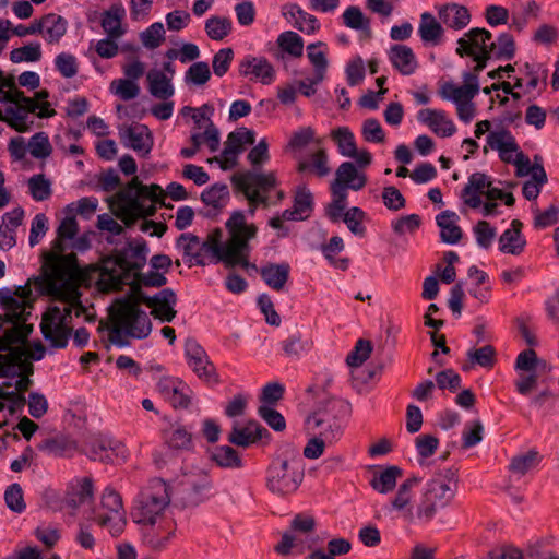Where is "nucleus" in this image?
Listing matches in <instances>:
<instances>
[{"label":"nucleus","mask_w":559,"mask_h":559,"mask_svg":"<svg viewBox=\"0 0 559 559\" xmlns=\"http://www.w3.org/2000/svg\"><path fill=\"white\" fill-rule=\"evenodd\" d=\"M403 475V469L396 465H389L383 471L374 473L370 486L379 493H389L396 486L397 477Z\"/></svg>","instance_id":"34"},{"label":"nucleus","mask_w":559,"mask_h":559,"mask_svg":"<svg viewBox=\"0 0 559 559\" xmlns=\"http://www.w3.org/2000/svg\"><path fill=\"white\" fill-rule=\"evenodd\" d=\"M115 199L123 206L134 204L136 207H144L142 203V199H144L151 200L162 207H173L170 203H165V191L158 183L144 185L138 177H133L130 183L118 191Z\"/></svg>","instance_id":"7"},{"label":"nucleus","mask_w":559,"mask_h":559,"mask_svg":"<svg viewBox=\"0 0 559 559\" xmlns=\"http://www.w3.org/2000/svg\"><path fill=\"white\" fill-rule=\"evenodd\" d=\"M491 39L490 31L484 27H473L457 39V48H462L463 51L486 50Z\"/></svg>","instance_id":"29"},{"label":"nucleus","mask_w":559,"mask_h":559,"mask_svg":"<svg viewBox=\"0 0 559 559\" xmlns=\"http://www.w3.org/2000/svg\"><path fill=\"white\" fill-rule=\"evenodd\" d=\"M487 144L491 150H496L499 153H503L502 148L507 152L516 153L522 152L515 138L507 128H502L500 131L490 132L487 136Z\"/></svg>","instance_id":"39"},{"label":"nucleus","mask_w":559,"mask_h":559,"mask_svg":"<svg viewBox=\"0 0 559 559\" xmlns=\"http://www.w3.org/2000/svg\"><path fill=\"white\" fill-rule=\"evenodd\" d=\"M229 189L226 183L216 182L201 192V201L211 207L224 209L229 200Z\"/></svg>","instance_id":"37"},{"label":"nucleus","mask_w":559,"mask_h":559,"mask_svg":"<svg viewBox=\"0 0 559 559\" xmlns=\"http://www.w3.org/2000/svg\"><path fill=\"white\" fill-rule=\"evenodd\" d=\"M343 23L345 26L362 32L367 37H371L370 20L366 17L361 9L357 5H349L343 13Z\"/></svg>","instance_id":"42"},{"label":"nucleus","mask_w":559,"mask_h":559,"mask_svg":"<svg viewBox=\"0 0 559 559\" xmlns=\"http://www.w3.org/2000/svg\"><path fill=\"white\" fill-rule=\"evenodd\" d=\"M488 48H492L496 60H512L516 52L513 35L508 32L501 33L497 41L490 40Z\"/></svg>","instance_id":"43"},{"label":"nucleus","mask_w":559,"mask_h":559,"mask_svg":"<svg viewBox=\"0 0 559 559\" xmlns=\"http://www.w3.org/2000/svg\"><path fill=\"white\" fill-rule=\"evenodd\" d=\"M289 15L292 17L298 16L294 26L305 33V34H314L320 28L319 20L312 15L304 11L298 4H292L289 10Z\"/></svg>","instance_id":"46"},{"label":"nucleus","mask_w":559,"mask_h":559,"mask_svg":"<svg viewBox=\"0 0 559 559\" xmlns=\"http://www.w3.org/2000/svg\"><path fill=\"white\" fill-rule=\"evenodd\" d=\"M424 496L432 500L439 508H444L454 498V490L440 478L427 481Z\"/></svg>","instance_id":"35"},{"label":"nucleus","mask_w":559,"mask_h":559,"mask_svg":"<svg viewBox=\"0 0 559 559\" xmlns=\"http://www.w3.org/2000/svg\"><path fill=\"white\" fill-rule=\"evenodd\" d=\"M418 35L425 45L438 46L443 41L444 29L430 12H424L420 15Z\"/></svg>","instance_id":"24"},{"label":"nucleus","mask_w":559,"mask_h":559,"mask_svg":"<svg viewBox=\"0 0 559 559\" xmlns=\"http://www.w3.org/2000/svg\"><path fill=\"white\" fill-rule=\"evenodd\" d=\"M276 44L278 46V52L274 53L275 58H283L284 53L293 58H299L304 52V39L302 37L293 31H285L277 37Z\"/></svg>","instance_id":"33"},{"label":"nucleus","mask_w":559,"mask_h":559,"mask_svg":"<svg viewBox=\"0 0 559 559\" xmlns=\"http://www.w3.org/2000/svg\"><path fill=\"white\" fill-rule=\"evenodd\" d=\"M523 224L519 219L511 222L510 228L506 229L499 238V250L503 253L519 255L526 247V239L522 234Z\"/></svg>","instance_id":"18"},{"label":"nucleus","mask_w":559,"mask_h":559,"mask_svg":"<svg viewBox=\"0 0 559 559\" xmlns=\"http://www.w3.org/2000/svg\"><path fill=\"white\" fill-rule=\"evenodd\" d=\"M212 488L207 473L185 475L174 487V504L181 509L195 508L210 499Z\"/></svg>","instance_id":"5"},{"label":"nucleus","mask_w":559,"mask_h":559,"mask_svg":"<svg viewBox=\"0 0 559 559\" xmlns=\"http://www.w3.org/2000/svg\"><path fill=\"white\" fill-rule=\"evenodd\" d=\"M420 225L421 218L418 214L403 215L391 223L392 230L397 236H403L405 233L414 234Z\"/></svg>","instance_id":"63"},{"label":"nucleus","mask_w":559,"mask_h":559,"mask_svg":"<svg viewBox=\"0 0 559 559\" xmlns=\"http://www.w3.org/2000/svg\"><path fill=\"white\" fill-rule=\"evenodd\" d=\"M352 544L344 537L332 538L328 542L326 551L318 548L308 555V559H335V557L346 555L350 551Z\"/></svg>","instance_id":"38"},{"label":"nucleus","mask_w":559,"mask_h":559,"mask_svg":"<svg viewBox=\"0 0 559 559\" xmlns=\"http://www.w3.org/2000/svg\"><path fill=\"white\" fill-rule=\"evenodd\" d=\"M222 230L221 228H215L201 243V251L211 255L210 263L218 264L228 263L229 258L226 254V242L222 241Z\"/></svg>","instance_id":"32"},{"label":"nucleus","mask_w":559,"mask_h":559,"mask_svg":"<svg viewBox=\"0 0 559 559\" xmlns=\"http://www.w3.org/2000/svg\"><path fill=\"white\" fill-rule=\"evenodd\" d=\"M211 79V70L205 61H197L192 63L185 73L187 84L195 86L205 85Z\"/></svg>","instance_id":"54"},{"label":"nucleus","mask_w":559,"mask_h":559,"mask_svg":"<svg viewBox=\"0 0 559 559\" xmlns=\"http://www.w3.org/2000/svg\"><path fill=\"white\" fill-rule=\"evenodd\" d=\"M463 85L457 86L452 82L445 83L439 94L443 99L451 100L454 104L463 100H473V98L479 93L480 86L478 78L475 73L465 71L462 75Z\"/></svg>","instance_id":"16"},{"label":"nucleus","mask_w":559,"mask_h":559,"mask_svg":"<svg viewBox=\"0 0 559 559\" xmlns=\"http://www.w3.org/2000/svg\"><path fill=\"white\" fill-rule=\"evenodd\" d=\"M126 16V9L122 3H115L108 10L104 11L102 17V27L111 38H120L126 29L121 22Z\"/></svg>","instance_id":"28"},{"label":"nucleus","mask_w":559,"mask_h":559,"mask_svg":"<svg viewBox=\"0 0 559 559\" xmlns=\"http://www.w3.org/2000/svg\"><path fill=\"white\" fill-rule=\"evenodd\" d=\"M142 44L147 49L157 48L165 39L164 25L160 22L151 24L145 31L140 34Z\"/></svg>","instance_id":"62"},{"label":"nucleus","mask_w":559,"mask_h":559,"mask_svg":"<svg viewBox=\"0 0 559 559\" xmlns=\"http://www.w3.org/2000/svg\"><path fill=\"white\" fill-rule=\"evenodd\" d=\"M393 68L403 75H411L417 69V60L413 49L406 45H393L389 52Z\"/></svg>","instance_id":"20"},{"label":"nucleus","mask_w":559,"mask_h":559,"mask_svg":"<svg viewBox=\"0 0 559 559\" xmlns=\"http://www.w3.org/2000/svg\"><path fill=\"white\" fill-rule=\"evenodd\" d=\"M133 294L138 302L152 308L151 314L160 322H173L177 316L175 309L178 298L173 288H163L153 296H148L140 287H133Z\"/></svg>","instance_id":"10"},{"label":"nucleus","mask_w":559,"mask_h":559,"mask_svg":"<svg viewBox=\"0 0 559 559\" xmlns=\"http://www.w3.org/2000/svg\"><path fill=\"white\" fill-rule=\"evenodd\" d=\"M181 240H188L189 242L183 247V257H189V267L192 265L205 266L207 265L206 260L203 257V252L201 249L198 252H193V246L200 245V238L197 235L185 233L181 234L177 239V245L179 246Z\"/></svg>","instance_id":"50"},{"label":"nucleus","mask_w":559,"mask_h":559,"mask_svg":"<svg viewBox=\"0 0 559 559\" xmlns=\"http://www.w3.org/2000/svg\"><path fill=\"white\" fill-rule=\"evenodd\" d=\"M169 502V486L164 479L154 478L150 486L138 496L136 504L131 513L134 522L151 525L144 534V538L146 544L157 551L165 549L175 535L176 524L173 521H164L157 527L154 526L156 519L162 515Z\"/></svg>","instance_id":"1"},{"label":"nucleus","mask_w":559,"mask_h":559,"mask_svg":"<svg viewBox=\"0 0 559 559\" xmlns=\"http://www.w3.org/2000/svg\"><path fill=\"white\" fill-rule=\"evenodd\" d=\"M334 181L341 182L354 191L361 190L367 183V176L357 169L352 162L342 163L336 169Z\"/></svg>","instance_id":"30"},{"label":"nucleus","mask_w":559,"mask_h":559,"mask_svg":"<svg viewBox=\"0 0 559 559\" xmlns=\"http://www.w3.org/2000/svg\"><path fill=\"white\" fill-rule=\"evenodd\" d=\"M258 415L262 418L266 425L276 432L284 431L286 429L285 417L273 406L260 405L258 407Z\"/></svg>","instance_id":"60"},{"label":"nucleus","mask_w":559,"mask_h":559,"mask_svg":"<svg viewBox=\"0 0 559 559\" xmlns=\"http://www.w3.org/2000/svg\"><path fill=\"white\" fill-rule=\"evenodd\" d=\"M255 132L246 127H240L227 135L224 150L219 157H214L223 170H229L238 165V156L245 151V145H253Z\"/></svg>","instance_id":"12"},{"label":"nucleus","mask_w":559,"mask_h":559,"mask_svg":"<svg viewBox=\"0 0 559 559\" xmlns=\"http://www.w3.org/2000/svg\"><path fill=\"white\" fill-rule=\"evenodd\" d=\"M39 328L44 340L53 349L66 348L72 337L73 328L66 325L61 309L58 306L48 308L43 314Z\"/></svg>","instance_id":"9"},{"label":"nucleus","mask_w":559,"mask_h":559,"mask_svg":"<svg viewBox=\"0 0 559 559\" xmlns=\"http://www.w3.org/2000/svg\"><path fill=\"white\" fill-rule=\"evenodd\" d=\"M93 479L84 477L78 487L68 490L64 496V504L73 510L78 509L81 504L85 503L88 499L93 498Z\"/></svg>","instance_id":"36"},{"label":"nucleus","mask_w":559,"mask_h":559,"mask_svg":"<svg viewBox=\"0 0 559 559\" xmlns=\"http://www.w3.org/2000/svg\"><path fill=\"white\" fill-rule=\"evenodd\" d=\"M309 342L302 341L299 332L290 334L282 342V349L289 358L298 359L304 352L309 350Z\"/></svg>","instance_id":"58"},{"label":"nucleus","mask_w":559,"mask_h":559,"mask_svg":"<svg viewBox=\"0 0 559 559\" xmlns=\"http://www.w3.org/2000/svg\"><path fill=\"white\" fill-rule=\"evenodd\" d=\"M371 352V342L365 338H359L354 348L348 353L346 364L353 368L360 367L370 357Z\"/></svg>","instance_id":"56"},{"label":"nucleus","mask_w":559,"mask_h":559,"mask_svg":"<svg viewBox=\"0 0 559 559\" xmlns=\"http://www.w3.org/2000/svg\"><path fill=\"white\" fill-rule=\"evenodd\" d=\"M231 238L226 242L227 249L226 254L231 261L242 259L246 261V257L251 255V245L241 236L236 233L230 234Z\"/></svg>","instance_id":"52"},{"label":"nucleus","mask_w":559,"mask_h":559,"mask_svg":"<svg viewBox=\"0 0 559 559\" xmlns=\"http://www.w3.org/2000/svg\"><path fill=\"white\" fill-rule=\"evenodd\" d=\"M28 150L31 155L37 159H45L50 156L52 153V146L49 142L47 133H35L29 140Z\"/></svg>","instance_id":"57"},{"label":"nucleus","mask_w":559,"mask_h":559,"mask_svg":"<svg viewBox=\"0 0 559 559\" xmlns=\"http://www.w3.org/2000/svg\"><path fill=\"white\" fill-rule=\"evenodd\" d=\"M84 453L90 460L105 464H115L118 460L126 462L128 457L126 445L114 437L104 433L92 436L84 444Z\"/></svg>","instance_id":"8"},{"label":"nucleus","mask_w":559,"mask_h":559,"mask_svg":"<svg viewBox=\"0 0 559 559\" xmlns=\"http://www.w3.org/2000/svg\"><path fill=\"white\" fill-rule=\"evenodd\" d=\"M150 252L147 242L143 238L128 239L127 246L120 250H115L112 257L108 259L116 266L121 269L122 278L124 281L134 278L139 285H132V288L155 287L159 288L167 284V273L162 271H151L142 273L141 271L146 264L147 254Z\"/></svg>","instance_id":"2"},{"label":"nucleus","mask_w":559,"mask_h":559,"mask_svg":"<svg viewBox=\"0 0 559 559\" xmlns=\"http://www.w3.org/2000/svg\"><path fill=\"white\" fill-rule=\"evenodd\" d=\"M491 178L483 173H474L468 177V183L462 190L465 203L472 209H478L483 204L484 189L491 185Z\"/></svg>","instance_id":"19"},{"label":"nucleus","mask_w":559,"mask_h":559,"mask_svg":"<svg viewBox=\"0 0 559 559\" xmlns=\"http://www.w3.org/2000/svg\"><path fill=\"white\" fill-rule=\"evenodd\" d=\"M127 319V334L132 338L144 340L151 334L152 322L146 312L138 305L130 308Z\"/></svg>","instance_id":"21"},{"label":"nucleus","mask_w":559,"mask_h":559,"mask_svg":"<svg viewBox=\"0 0 559 559\" xmlns=\"http://www.w3.org/2000/svg\"><path fill=\"white\" fill-rule=\"evenodd\" d=\"M350 414L349 402L342 399H329L307 416L305 425L313 432L320 429L318 433L331 444L343 436Z\"/></svg>","instance_id":"3"},{"label":"nucleus","mask_w":559,"mask_h":559,"mask_svg":"<svg viewBox=\"0 0 559 559\" xmlns=\"http://www.w3.org/2000/svg\"><path fill=\"white\" fill-rule=\"evenodd\" d=\"M542 461V455L536 450H530L524 454L514 456L510 462V471L524 475Z\"/></svg>","instance_id":"51"},{"label":"nucleus","mask_w":559,"mask_h":559,"mask_svg":"<svg viewBox=\"0 0 559 559\" xmlns=\"http://www.w3.org/2000/svg\"><path fill=\"white\" fill-rule=\"evenodd\" d=\"M41 45L33 41L19 48H14L10 52V60L13 63L37 62L41 59Z\"/></svg>","instance_id":"49"},{"label":"nucleus","mask_w":559,"mask_h":559,"mask_svg":"<svg viewBox=\"0 0 559 559\" xmlns=\"http://www.w3.org/2000/svg\"><path fill=\"white\" fill-rule=\"evenodd\" d=\"M185 357L188 366L203 381L217 384L218 374L214 365L210 361L204 348L193 337H188L185 342Z\"/></svg>","instance_id":"14"},{"label":"nucleus","mask_w":559,"mask_h":559,"mask_svg":"<svg viewBox=\"0 0 559 559\" xmlns=\"http://www.w3.org/2000/svg\"><path fill=\"white\" fill-rule=\"evenodd\" d=\"M439 19L450 28L462 29L471 22V14L464 5L447 3L440 7Z\"/></svg>","instance_id":"25"},{"label":"nucleus","mask_w":559,"mask_h":559,"mask_svg":"<svg viewBox=\"0 0 559 559\" xmlns=\"http://www.w3.org/2000/svg\"><path fill=\"white\" fill-rule=\"evenodd\" d=\"M119 134L124 145L132 148L142 156L151 153L154 145L153 133L146 124L136 123L135 126H127L119 130Z\"/></svg>","instance_id":"15"},{"label":"nucleus","mask_w":559,"mask_h":559,"mask_svg":"<svg viewBox=\"0 0 559 559\" xmlns=\"http://www.w3.org/2000/svg\"><path fill=\"white\" fill-rule=\"evenodd\" d=\"M332 140L336 143L338 153L342 156H355L357 145L354 133L348 127H338L331 132Z\"/></svg>","instance_id":"41"},{"label":"nucleus","mask_w":559,"mask_h":559,"mask_svg":"<svg viewBox=\"0 0 559 559\" xmlns=\"http://www.w3.org/2000/svg\"><path fill=\"white\" fill-rule=\"evenodd\" d=\"M110 90L124 102L134 99L141 92L136 82L124 79L114 80L110 84Z\"/></svg>","instance_id":"61"},{"label":"nucleus","mask_w":559,"mask_h":559,"mask_svg":"<svg viewBox=\"0 0 559 559\" xmlns=\"http://www.w3.org/2000/svg\"><path fill=\"white\" fill-rule=\"evenodd\" d=\"M264 283L274 290H282L289 278L290 265L287 262H269L260 269Z\"/></svg>","instance_id":"23"},{"label":"nucleus","mask_w":559,"mask_h":559,"mask_svg":"<svg viewBox=\"0 0 559 559\" xmlns=\"http://www.w3.org/2000/svg\"><path fill=\"white\" fill-rule=\"evenodd\" d=\"M46 28V40L49 44H57L66 35L68 21L56 13H47L39 20H34L29 26L19 24L12 28L15 36L24 37L27 35L40 34Z\"/></svg>","instance_id":"11"},{"label":"nucleus","mask_w":559,"mask_h":559,"mask_svg":"<svg viewBox=\"0 0 559 559\" xmlns=\"http://www.w3.org/2000/svg\"><path fill=\"white\" fill-rule=\"evenodd\" d=\"M165 442L168 450L192 451L194 449L192 433L182 425H177L169 433L165 432Z\"/></svg>","instance_id":"40"},{"label":"nucleus","mask_w":559,"mask_h":559,"mask_svg":"<svg viewBox=\"0 0 559 559\" xmlns=\"http://www.w3.org/2000/svg\"><path fill=\"white\" fill-rule=\"evenodd\" d=\"M5 116L8 123L11 128L20 133L29 131L32 121H28V116L23 108L7 107Z\"/></svg>","instance_id":"64"},{"label":"nucleus","mask_w":559,"mask_h":559,"mask_svg":"<svg viewBox=\"0 0 559 559\" xmlns=\"http://www.w3.org/2000/svg\"><path fill=\"white\" fill-rule=\"evenodd\" d=\"M367 219V213L358 207L352 206L346 210L344 222L352 234L359 238H364L367 234V228L364 222Z\"/></svg>","instance_id":"47"},{"label":"nucleus","mask_w":559,"mask_h":559,"mask_svg":"<svg viewBox=\"0 0 559 559\" xmlns=\"http://www.w3.org/2000/svg\"><path fill=\"white\" fill-rule=\"evenodd\" d=\"M293 206L300 217H305V221L311 216L314 210V198L306 186H298L296 188L293 198Z\"/></svg>","instance_id":"45"},{"label":"nucleus","mask_w":559,"mask_h":559,"mask_svg":"<svg viewBox=\"0 0 559 559\" xmlns=\"http://www.w3.org/2000/svg\"><path fill=\"white\" fill-rule=\"evenodd\" d=\"M304 466L271 462L266 469V487L281 496L295 492L304 480Z\"/></svg>","instance_id":"6"},{"label":"nucleus","mask_w":559,"mask_h":559,"mask_svg":"<svg viewBox=\"0 0 559 559\" xmlns=\"http://www.w3.org/2000/svg\"><path fill=\"white\" fill-rule=\"evenodd\" d=\"M233 31V22L229 17L213 15L205 22L206 35L212 40H223Z\"/></svg>","instance_id":"44"},{"label":"nucleus","mask_w":559,"mask_h":559,"mask_svg":"<svg viewBox=\"0 0 559 559\" xmlns=\"http://www.w3.org/2000/svg\"><path fill=\"white\" fill-rule=\"evenodd\" d=\"M459 219L455 212L450 210L442 211L436 216V223L440 228V239L448 245L457 243L463 236V231L454 222Z\"/></svg>","instance_id":"22"},{"label":"nucleus","mask_w":559,"mask_h":559,"mask_svg":"<svg viewBox=\"0 0 559 559\" xmlns=\"http://www.w3.org/2000/svg\"><path fill=\"white\" fill-rule=\"evenodd\" d=\"M497 350L492 345H485L477 349H469L467 357L472 365L491 369L496 364Z\"/></svg>","instance_id":"55"},{"label":"nucleus","mask_w":559,"mask_h":559,"mask_svg":"<svg viewBox=\"0 0 559 559\" xmlns=\"http://www.w3.org/2000/svg\"><path fill=\"white\" fill-rule=\"evenodd\" d=\"M297 171L302 174L306 171L312 173L318 177L329 175L330 167L328 166V154L324 150L314 153L310 162H300Z\"/></svg>","instance_id":"48"},{"label":"nucleus","mask_w":559,"mask_h":559,"mask_svg":"<svg viewBox=\"0 0 559 559\" xmlns=\"http://www.w3.org/2000/svg\"><path fill=\"white\" fill-rule=\"evenodd\" d=\"M4 501L7 507L15 512L22 513L26 509V503L23 497V489L20 484L13 483L9 485L4 491Z\"/></svg>","instance_id":"59"},{"label":"nucleus","mask_w":559,"mask_h":559,"mask_svg":"<svg viewBox=\"0 0 559 559\" xmlns=\"http://www.w3.org/2000/svg\"><path fill=\"white\" fill-rule=\"evenodd\" d=\"M230 179L235 191L246 197L249 206L248 213L251 216L260 206L267 209L272 205L269 193L280 186L274 171L246 170L234 174Z\"/></svg>","instance_id":"4"},{"label":"nucleus","mask_w":559,"mask_h":559,"mask_svg":"<svg viewBox=\"0 0 559 559\" xmlns=\"http://www.w3.org/2000/svg\"><path fill=\"white\" fill-rule=\"evenodd\" d=\"M419 122L428 126L433 133L442 138H450L456 132V127L448 119L443 110L420 109L417 114Z\"/></svg>","instance_id":"17"},{"label":"nucleus","mask_w":559,"mask_h":559,"mask_svg":"<svg viewBox=\"0 0 559 559\" xmlns=\"http://www.w3.org/2000/svg\"><path fill=\"white\" fill-rule=\"evenodd\" d=\"M37 448L55 457H70L75 451V442L67 436L58 435L44 439Z\"/></svg>","instance_id":"27"},{"label":"nucleus","mask_w":559,"mask_h":559,"mask_svg":"<svg viewBox=\"0 0 559 559\" xmlns=\"http://www.w3.org/2000/svg\"><path fill=\"white\" fill-rule=\"evenodd\" d=\"M146 81L148 91L155 98L167 100L175 93L170 78L159 70H150L146 75Z\"/></svg>","instance_id":"31"},{"label":"nucleus","mask_w":559,"mask_h":559,"mask_svg":"<svg viewBox=\"0 0 559 559\" xmlns=\"http://www.w3.org/2000/svg\"><path fill=\"white\" fill-rule=\"evenodd\" d=\"M210 460L217 467L239 469L243 467L241 454L230 445H216L210 451Z\"/></svg>","instance_id":"26"},{"label":"nucleus","mask_w":559,"mask_h":559,"mask_svg":"<svg viewBox=\"0 0 559 559\" xmlns=\"http://www.w3.org/2000/svg\"><path fill=\"white\" fill-rule=\"evenodd\" d=\"M271 440L272 433L255 419H249L243 426L234 423L227 436L230 444L242 449L258 443L266 445Z\"/></svg>","instance_id":"13"},{"label":"nucleus","mask_w":559,"mask_h":559,"mask_svg":"<svg viewBox=\"0 0 559 559\" xmlns=\"http://www.w3.org/2000/svg\"><path fill=\"white\" fill-rule=\"evenodd\" d=\"M28 188L35 201H45L52 194L51 181L44 174H36L28 180Z\"/></svg>","instance_id":"53"}]
</instances>
